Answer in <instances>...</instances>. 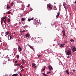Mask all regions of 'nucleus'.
I'll use <instances>...</instances> for the list:
<instances>
[{
    "label": "nucleus",
    "instance_id": "16",
    "mask_svg": "<svg viewBox=\"0 0 76 76\" xmlns=\"http://www.w3.org/2000/svg\"><path fill=\"white\" fill-rule=\"evenodd\" d=\"M70 41L72 42H75V41L73 39H71L70 40Z\"/></svg>",
    "mask_w": 76,
    "mask_h": 76
},
{
    "label": "nucleus",
    "instance_id": "49",
    "mask_svg": "<svg viewBox=\"0 0 76 76\" xmlns=\"http://www.w3.org/2000/svg\"><path fill=\"white\" fill-rule=\"evenodd\" d=\"M70 57V56H68L67 57V58H69Z\"/></svg>",
    "mask_w": 76,
    "mask_h": 76
},
{
    "label": "nucleus",
    "instance_id": "9",
    "mask_svg": "<svg viewBox=\"0 0 76 76\" xmlns=\"http://www.w3.org/2000/svg\"><path fill=\"white\" fill-rule=\"evenodd\" d=\"M8 38L9 40H10V39H12V35H11L10 34L8 35Z\"/></svg>",
    "mask_w": 76,
    "mask_h": 76
},
{
    "label": "nucleus",
    "instance_id": "52",
    "mask_svg": "<svg viewBox=\"0 0 76 76\" xmlns=\"http://www.w3.org/2000/svg\"><path fill=\"white\" fill-rule=\"evenodd\" d=\"M23 70V69H22V70Z\"/></svg>",
    "mask_w": 76,
    "mask_h": 76
},
{
    "label": "nucleus",
    "instance_id": "15",
    "mask_svg": "<svg viewBox=\"0 0 76 76\" xmlns=\"http://www.w3.org/2000/svg\"><path fill=\"white\" fill-rule=\"evenodd\" d=\"M34 19V18H30L28 19V22H30L31 20H33Z\"/></svg>",
    "mask_w": 76,
    "mask_h": 76
},
{
    "label": "nucleus",
    "instance_id": "12",
    "mask_svg": "<svg viewBox=\"0 0 76 76\" xmlns=\"http://www.w3.org/2000/svg\"><path fill=\"white\" fill-rule=\"evenodd\" d=\"M9 34V32L8 31L5 32V36L6 37H7V35H8V34Z\"/></svg>",
    "mask_w": 76,
    "mask_h": 76
},
{
    "label": "nucleus",
    "instance_id": "39",
    "mask_svg": "<svg viewBox=\"0 0 76 76\" xmlns=\"http://www.w3.org/2000/svg\"><path fill=\"white\" fill-rule=\"evenodd\" d=\"M38 57H41V55H38Z\"/></svg>",
    "mask_w": 76,
    "mask_h": 76
},
{
    "label": "nucleus",
    "instance_id": "53",
    "mask_svg": "<svg viewBox=\"0 0 76 76\" xmlns=\"http://www.w3.org/2000/svg\"><path fill=\"white\" fill-rule=\"evenodd\" d=\"M14 56H15V54H14Z\"/></svg>",
    "mask_w": 76,
    "mask_h": 76
},
{
    "label": "nucleus",
    "instance_id": "35",
    "mask_svg": "<svg viewBox=\"0 0 76 76\" xmlns=\"http://www.w3.org/2000/svg\"><path fill=\"white\" fill-rule=\"evenodd\" d=\"M18 60L16 61L15 62V63H18Z\"/></svg>",
    "mask_w": 76,
    "mask_h": 76
},
{
    "label": "nucleus",
    "instance_id": "38",
    "mask_svg": "<svg viewBox=\"0 0 76 76\" xmlns=\"http://www.w3.org/2000/svg\"><path fill=\"white\" fill-rule=\"evenodd\" d=\"M4 23H5V24L6 25V21H4Z\"/></svg>",
    "mask_w": 76,
    "mask_h": 76
},
{
    "label": "nucleus",
    "instance_id": "4",
    "mask_svg": "<svg viewBox=\"0 0 76 76\" xmlns=\"http://www.w3.org/2000/svg\"><path fill=\"white\" fill-rule=\"evenodd\" d=\"M38 40H39V42L40 44H41L42 43V39H41V38H38Z\"/></svg>",
    "mask_w": 76,
    "mask_h": 76
},
{
    "label": "nucleus",
    "instance_id": "33",
    "mask_svg": "<svg viewBox=\"0 0 76 76\" xmlns=\"http://www.w3.org/2000/svg\"><path fill=\"white\" fill-rule=\"evenodd\" d=\"M45 70V68H44L43 69H42V72L43 71H44Z\"/></svg>",
    "mask_w": 76,
    "mask_h": 76
},
{
    "label": "nucleus",
    "instance_id": "54",
    "mask_svg": "<svg viewBox=\"0 0 76 76\" xmlns=\"http://www.w3.org/2000/svg\"><path fill=\"white\" fill-rule=\"evenodd\" d=\"M52 25H53V24H52Z\"/></svg>",
    "mask_w": 76,
    "mask_h": 76
},
{
    "label": "nucleus",
    "instance_id": "23",
    "mask_svg": "<svg viewBox=\"0 0 76 76\" xmlns=\"http://www.w3.org/2000/svg\"><path fill=\"white\" fill-rule=\"evenodd\" d=\"M18 75V74H13L12 76H17Z\"/></svg>",
    "mask_w": 76,
    "mask_h": 76
},
{
    "label": "nucleus",
    "instance_id": "24",
    "mask_svg": "<svg viewBox=\"0 0 76 76\" xmlns=\"http://www.w3.org/2000/svg\"><path fill=\"white\" fill-rule=\"evenodd\" d=\"M35 65H36V64H35L33 63L32 64V66H35Z\"/></svg>",
    "mask_w": 76,
    "mask_h": 76
},
{
    "label": "nucleus",
    "instance_id": "17",
    "mask_svg": "<svg viewBox=\"0 0 76 76\" xmlns=\"http://www.w3.org/2000/svg\"><path fill=\"white\" fill-rule=\"evenodd\" d=\"M21 65V64L20 63H17L16 64L17 66H20Z\"/></svg>",
    "mask_w": 76,
    "mask_h": 76
},
{
    "label": "nucleus",
    "instance_id": "11",
    "mask_svg": "<svg viewBox=\"0 0 76 76\" xmlns=\"http://www.w3.org/2000/svg\"><path fill=\"white\" fill-rule=\"evenodd\" d=\"M26 37H27V38H29V37H30V35L28 34V33L26 35Z\"/></svg>",
    "mask_w": 76,
    "mask_h": 76
},
{
    "label": "nucleus",
    "instance_id": "36",
    "mask_svg": "<svg viewBox=\"0 0 76 76\" xmlns=\"http://www.w3.org/2000/svg\"><path fill=\"white\" fill-rule=\"evenodd\" d=\"M28 26L26 25L25 26V27L26 28H28Z\"/></svg>",
    "mask_w": 76,
    "mask_h": 76
},
{
    "label": "nucleus",
    "instance_id": "21",
    "mask_svg": "<svg viewBox=\"0 0 76 76\" xmlns=\"http://www.w3.org/2000/svg\"><path fill=\"white\" fill-rule=\"evenodd\" d=\"M11 6H13V4H14V3L13 2H12V3H11Z\"/></svg>",
    "mask_w": 76,
    "mask_h": 76
},
{
    "label": "nucleus",
    "instance_id": "37",
    "mask_svg": "<svg viewBox=\"0 0 76 76\" xmlns=\"http://www.w3.org/2000/svg\"><path fill=\"white\" fill-rule=\"evenodd\" d=\"M30 10H31V11H32V10H33V9H32V8H31Z\"/></svg>",
    "mask_w": 76,
    "mask_h": 76
},
{
    "label": "nucleus",
    "instance_id": "46",
    "mask_svg": "<svg viewBox=\"0 0 76 76\" xmlns=\"http://www.w3.org/2000/svg\"><path fill=\"white\" fill-rule=\"evenodd\" d=\"M75 4H76V1H75Z\"/></svg>",
    "mask_w": 76,
    "mask_h": 76
},
{
    "label": "nucleus",
    "instance_id": "20",
    "mask_svg": "<svg viewBox=\"0 0 76 76\" xmlns=\"http://www.w3.org/2000/svg\"><path fill=\"white\" fill-rule=\"evenodd\" d=\"M21 20H22V21H24V20H25V19L24 18H22L21 19Z\"/></svg>",
    "mask_w": 76,
    "mask_h": 76
},
{
    "label": "nucleus",
    "instance_id": "51",
    "mask_svg": "<svg viewBox=\"0 0 76 76\" xmlns=\"http://www.w3.org/2000/svg\"><path fill=\"white\" fill-rule=\"evenodd\" d=\"M1 41V40H0V42Z\"/></svg>",
    "mask_w": 76,
    "mask_h": 76
},
{
    "label": "nucleus",
    "instance_id": "22",
    "mask_svg": "<svg viewBox=\"0 0 76 76\" xmlns=\"http://www.w3.org/2000/svg\"><path fill=\"white\" fill-rule=\"evenodd\" d=\"M16 57L17 58H19V55H18Z\"/></svg>",
    "mask_w": 76,
    "mask_h": 76
},
{
    "label": "nucleus",
    "instance_id": "48",
    "mask_svg": "<svg viewBox=\"0 0 76 76\" xmlns=\"http://www.w3.org/2000/svg\"><path fill=\"white\" fill-rule=\"evenodd\" d=\"M8 61H10V59H8Z\"/></svg>",
    "mask_w": 76,
    "mask_h": 76
},
{
    "label": "nucleus",
    "instance_id": "34",
    "mask_svg": "<svg viewBox=\"0 0 76 76\" xmlns=\"http://www.w3.org/2000/svg\"><path fill=\"white\" fill-rule=\"evenodd\" d=\"M20 76H22V74H21V73L20 72Z\"/></svg>",
    "mask_w": 76,
    "mask_h": 76
},
{
    "label": "nucleus",
    "instance_id": "1",
    "mask_svg": "<svg viewBox=\"0 0 76 76\" xmlns=\"http://www.w3.org/2000/svg\"><path fill=\"white\" fill-rule=\"evenodd\" d=\"M65 52H66V54H67L68 56H69V55H70V54L72 53V52L71 51V50L70 49H68L67 51H66Z\"/></svg>",
    "mask_w": 76,
    "mask_h": 76
},
{
    "label": "nucleus",
    "instance_id": "56",
    "mask_svg": "<svg viewBox=\"0 0 76 76\" xmlns=\"http://www.w3.org/2000/svg\"><path fill=\"white\" fill-rule=\"evenodd\" d=\"M14 34H15V33H14Z\"/></svg>",
    "mask_w": 76,
    "mask_h": 76
},
{
    "label": "nucleus",
    "instance_id": "5",
    "mask_svg": "<svg viewBox=\"0 0 76 76\" xmlns=\"http://www.w3.org/2000/svg\"><path fill=\"white\" fill-rule=\"evenodd\" d=\"M47 6L48 9H49L50 10H51L52 9V8L50 5L48 4Z\"/></svg>",
    "mask_w": 76,
    "mask_h": 76
},
{
    "label": "nucleus",
    "instance_id": "2",
    "mask_svg": "<svg viewBox=\"0 0 76 76\" xmlns=\"http://www.w3.org/2000/svg\"><path fill=\"white\" fill-rule=\"evenodd\" d=\"M64 45H66V43H65V42H64L62 43V44L60 45V47H61V48H63L64 47Z\"/></svg>",
    "mask_w": 76,
    "mask_h": 76
},
{
    "label": "nucleus",
    "instance_id": "42",
    "mask_svg": "<svg viewBox=\"0 0 76 76\" xmlns=\"http://www.w3.org/2000/svg\"><path fill=\"white\" fill-rule=\"evenodd\" d=\"M34 67L35 69H36L37 68V66H35Z\"/></svg>",
    "mask_w": 76,
    "mask_h": 76
},
{
    "label": "nucleus",
    "instance_id": "26",
    "mask_svg": "<svg viewBox=\"0 0 76 76\" xmlns=\"http://www.w3.org/2000/svg\"><path fill=\"white\" fill-rule=\"evenodd\" d=\"M43 75L44 76H48V75H47L46 74H44V73H43Z\"/></svg>",
    "mask_w": 76,
    "mask_h": 76
},
{
    "label": "nucleus",
    "instance_id": "18",
    "mask_svg": "<svg viewBox=\"0 0 76 76\" xmlns=\"http://www.w3.org/2000/svg\"><path fill=\"white\" fill-rule=\"evenodd\" d=\"M22 61H23V64H25V63H26V61L24 60H22Z\"/></svg>",
    "mask_w": 76,
    "mask_h": 76
},
{
    "label": "nucleus",
    "instance_id": "6",
    "mask_svg": "<svg viewBox=\"0 0 76 76\" xmlns=\"http://www.w3.org/2000/svg\"><path fill=\"white\" fill-rule=\"evenodd\" d=\"M48 67L49 68L50 71H51V70H53V67L51 65L48 66Z\"/></svg>",
    "mask_w": 76,
    "mask_h": 76
},
{
    "label": "nucleus",
    "instance_id": "25",
    "mask_svg": "<svg viewBox=\"0 0 76 76\" xmlns=\"http://www.w3.org/2000/svg\"><path fill=\"white\" fill-rule=\"evenodd\" d=\"M66 73H67V74H68V75H69V73L68 72V70H66Z\"/></svg>",
    "mask_w": 76,
    "mask_h": 76
},
{
    "label": "nucleus",
    "instance_id": "47",
    "mask_svg": "<svg viewBox=\"0 0 76 76\" xmlns=\"http://www.w3.org/2000/svg\"><path fill=\"white\" fill-rule=\"evenodd\" d=\"M18 40L19 41H20V39H18Z\"/></svg>",
    "mask_w": 76,
    "mask_h": 76
},
{
    "label": "nucleus",
    "instance_id": "45",
    "mask_svg": "<svg viewBox=\"0 0 76 76\" xmlns=\"http://www.w3.org/2000/svg\"><path fill=\"white\" fill-rule=\"evenodd\" d=\"M34 24L35 25H37V23H34Z\"/></svg>",
    "mask_w": 76,
    "mask_h": 76
},
{
    "label": "nucleus",
    "instance_id": "40",
    "mask_svg": "<svg viewBox=\"0 0 76 76\" xmlns=\"http://www.w3.org/2000/svg\"><path fill=\"white\" fill-rule=\"evenodd\" d=\"M3 21H4V20H3V19H2V22H3Z\"/></svg>",
    "mask_w": 76,
    "mask_h": 76
},
{
    "label": "nucleus",
    "instance_id": "28",
    "mask_svg": "<svg viewBox=\"0 0 76 76\" xmlns=\"http://www.w3.org/2000/svg\"><path fill=\"white\" fill-rule=\"evenodd\" d=\"M7 21L8 22H10V19H8L7 20Z\"/></svg>",
    "mask_w": 76,
    "mask_h": 76
},
{
    "label": "nucleus",
    "instance_id": "44",
    "mask_svg": "<svg viewBox=\"0 0 76 76\" xmlns=\"http://www.w3.org/2000/svg\"><path fill=\"white\" fill-rule=\"evenodd\" d=\"M25 32V30H23V31H22V32Z\"/></svg>",
    "mask_w": 76,
    "mask_h": 76
},
{
    "label": "nucleus",
    "instance_id": "7",
    "mask_svg": "<svg viewBox=\"0 0 76 76\" xmlns=\"http://www.w3.org/2000/svg\"><path fill=\"white\" fill-rule=\"evenodd\" d=\"M63 6H64V7L65 8V10H67V6H66V3H64Z\"/></svg>",
    "mask_w": 76,
    "mask_h": 76
},
{
    "label": "nucleus",
    "instance_id": "50",
    "mask_svg": "<svg viewBox=\"0 0 76 76\" xmlns=\"http://www.w3.org/2000/svg\"><path fill=\"white\" fill-rule=\"evenodd\" d=\"M45 67H46V66H45L44 67V68H45Z\"/></svg>",
    "mask_w": 76,
    "mask_h": 76
},
{
    "label": "nucleus",
    "instance_id": "27",
    "mask_svg": "<svg viewBox=\"0 0 76 76\" xmlns=\"http://www.w3.org/2000/svg\"><path fill=\"white\" fill-rule=\"evenodd\" d=\"M11 13V12H10L9 11H8L7 12V14H10Z\"/></svg>",
    "mask_w": 76,
    "mask_h": 76
},
{
    "label": "nucleus",
    "instance_id": "43",
    "mask_svg": "<svg viewBox=\"0 0 76 76\" xmlns=\"http://www.w3.org/2000/svg\"><path fill=\"white\" fill-rule=\"evenodd\" d=\"M4 21H5V22H6V19H5L4 20Z\"/></svg>",
    "mask_w": 76,
    "mask_h": 76
},
{
    "label": "nucleus",
    "instance_id": "10",
    "mask_svg": "<svg viewBox=\"0 0 76 76\" xmlns=\"http://www.w3.org/2000/svg\"><path fill=\"white\" fill-rule=\"evenodd\" d=\"M18 50H19V51H21L22 50V49L21 48V47H20V46H18Z\"/></svg>",
    "mask_w": 76,
    "mask_h": 76
},
{
    "label": "nucleus",
    "instance_id": "19",
    "mask_svg": "<svg viewBox=\"0 0 76 76\" xmlns=\"http://www.w3.org/2000/svg\"><path fill=\"white\" fill-rule=\"evenodd\" d=\"M59 15H60V13H58V14L56 16V18H58V17L59 16Z\"/></svg>",
    "mask_w": 76,
    "mask_h": 76
},
{
    "label": "nucleus",
    "instance_id": "31",
    "mask_svg": "<svg viewBox=\"0 0 76 76\" xmlns=\"http://www.w3.org/2000/svg\"><path fill=\"white\" fill-rule=\"evenodd\" d=\"M47 74H48L49 73H51V72L50 71L48 72L47 73Z\"/></svg>",
    "mask_w": 76,
    "mask_h": 76
},
{
    "label": "nucleus",
    "instance_id": "30",
    "mask_svg": "<svg viewBox=\"0 0 76 76\" xmlns=\"http://www.w3.org/2000/svg\"><path fill=\"white\" fill-rule=\"evenodd\" d=\"M6 19V17H4L2 18V19H3L4 20V19Z\"/></svg>",
    "mask_w": 76,
    "mask_h": 76
},
{
    "label": "nucleus",
    "instance_id": "55",
    "mask_svg": "<svg viewBox=\"0 0 76 76\" xmlns=\"http://www.w3.org/2000/svg\"><path fill=\"white\" fill-rule=\"evenodd\" d=\"M8 27H9V26H8Z\"/></svg>",
    "mask_w": 76,
    "mask_h": 76
},
{
    "label": "nucleus",
    "instance_id": "8",
    "mask_svg": "<svg viewBox=\"0 0 76 76\" xmlns=\"http://www.w3.org/2000/svg\"><path fill=\"white\" fill-rule=\"evenodd\" d=\"M63 33V38H64V36H65V34L66 33H65V31L64 30L62 31Z\"/></svg>",
    "mask_w": 76,
    "mask_h": 76
},
{
    "label": "nucleus",
    "instance_id": "13",
    "mask_svg": "<svg viewBox=\"0 0 76 76\" xmlns=\"http://www.w3.org/2000/svg\"><path fill=\"white\" fill-rule=\"evenodd\" d=\"M28 46L30 48H31V49H32L33 51H34V49L33 48L32 46L29 45H28Z\"/></svg>",
    "mask_w": 76,
    "mask_h": 76
},
{
    "label": "nucleus",
    "instance_id": "32",
    "mask_svg": "<svg viewBox=\"0 0 76 76\" xmlns=\"http://www.w3.org/2000/svg\"><path fill=\"white\" fill-rule=\"evenodd\" d=\"M29 6H30V4H29L27 6V7H29Z\"/></svg>",
    "mask_w": 76,
    "mask_h": 76
},
{
    "label": "nucleus",
    "instance_id": "3",
    "mask_svg": "<svg viewBox=\"0 0 76 76\" xmlns=\"http://www.w3.org/2000/svg\"><path fill=\"white\" fill-rule=\"evenodd\" d=\"M72 50L73 52H75L76 51V48L74 46H72Z\"/></svg>",
    "mask_w": 76,
    "mask_h": 76
},
{
    "label": "nucleus",
    "instance_id": "41",
    "mask_svg": "<svg viewBox=\"0 0 76 76\" xmlns=\"http://www.w3.org/2000/svg\"><path fill=\"white\" fill-rule=\"evenodd\" d=\"M72 71H73V72H75V69H73V70H72Z\"/></svg>",
    "mask_w": 76,
    "mask_h": 76
},
{
    "label": "nucleus",
    "instance_id": "14",
    "mask_svg": "<svg viewBox=\"0 0 76 76\" xmlns=\"http://www.w3.org/2000/svg\"><path fill=\"white\" fill-rule=\"evenodd\" d=\"M10 8V7L9 6V5L8 4H7V9H9Z\"/></svg>",
    "mask_w": 76,
    "mask_h": 76
},
{
    "label": "nucleus",
    "instance_id": "29",
    "mask_svg": "<svg viewBox=\"0 0 76 76\" xmlns=\"http://www.w3.org/2000/svg\"><path fill=\"white\" fill-rule=\"evenodd\" d=\"M20 67H21L22 69H23V68H24V67H23V66L22 65H21Z\"/></svg>",
    "mask_w": 76,
    "mask_h": 76
}]
</instances>
